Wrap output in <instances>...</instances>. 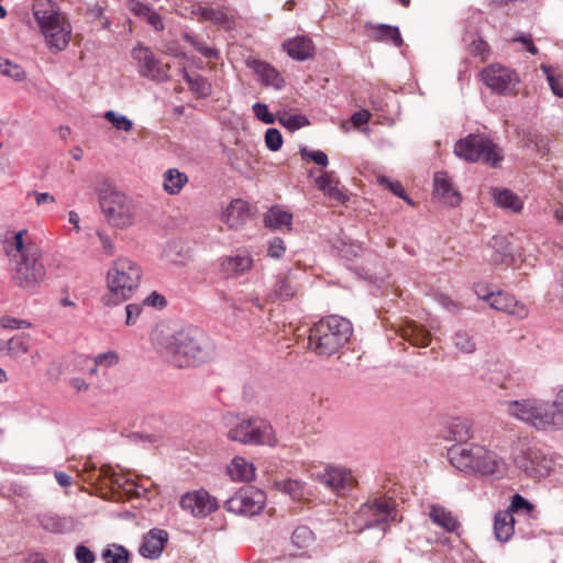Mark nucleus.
I'll list each match as a JSON object with an SVG mask.
<instances>
[{"instance_id": "f257e3e1", "label": "nucleus", "mask_w": 563, "mask_h": 563, "mask_svg": "<svg viewBox=\"0 0 563 563\" xmlns=\"http://www.w3.org/2000/svg\"><path fill=\"white\" fill-rule=\"evenodd\" d=\"M157 351L179 368L195 366L211 360L214 345L200 329L189 327L155 338Z\"/></svg>"}, {"instance_id": "f03ea898", "label": "nucleus", "mask_w": 563, "mask_h": 563, "mask_svg": "<svg viewBox=\"0 0 563 563\" xmlns=\"http://www.w3.org/2000/svg\"><path fill=\"white\" fill-rule=\"evenodd\" d=\"M351 322L339 316H330L316 322L308 336V347L320 356L336 353L352 336Z\"/></svg>"}, {"instance_id": "7ed1b4c3", "label": "nucleus", "mask_w": 563, "mask_h": 563, "mask_svg": "<svg viewBox=\"0 0 563 563\" xmlns=\"http://www.w3.org/2000/svg\"><path fill=\"white\" fill-rule=\"evenodd\" d=\"M552 407L550 401L523 399L508 402L507 411L537 430H563V412Z\"/></svg>"}, {"instance_id": "20e7f679", "label": "nucleus", "mask_w": 563, "mask_h": 563, "mask_svg": "<svg viewBox=\"0 0 563 563\" xmlns=\"http://www.w3.org/2000/svg\"><path fill=\"white\" fill-rule=\"evenodd\" d=\"M99 205L109 225L128 229L135 223L136 206L132 198L110 183H103L98 191Z\"/></svg>"}, {"instance_id": "39448f33", "label": "nucleus", "mask_w": 563, "mask_h": 563, "mask_svg": "<svg viewBox=\"0 0 563 563\" xmlns=\"http://www.w3.org/2000/svg\"><path fill=\"white\" fill-rule=\"evenodd\" d=\"M33 14L48 46L56 52L64 51L69 43L71 27L58 12L55 3L51 0H36L33 4Z\"/></svg>"}, {"instance_id": "423d86ee", "label": "nucleus", "mask_w": 563, "mask_h": 563, "mask_svg": "<svg viewBox=\"0 0 563 563\" xmlns=\"http://www.w3.org/2000/svg\"><path fill=\"white\" fill-rule=\"evenodd\" d=\"M142 276L143 269L139 263L129 257H119L107 273L108 289L117 301H125L133 297Z\"/></svg>"}, {"instance_id": "0eeeda50", "label": "nucleus", "mask_w": 563, "mask_h": 563, "mask_svg": "<svg viewBox=\"0 0 563 563\" xmlns=\"http://www.w3.org/2000/svg\"><path fill=\"white\" fill-rule=\"evenodd\" d=\"M38 249H31L22 257L14 260L12 280L20 288L34 291L45 279L46 269Z\"/></svg>"}, {"instance_id": "6e6552de", "label": "nucleus", "mask_w": 563, "mask_h": 563, "mask_svg": "<svg viewBox=\"0 0 563 563\" xmlns=\"http://www.w3.org/2000/svg\"><path fill=\"white\" fill-rule=\"evenodd\" d=\"M231 441L243 444L275 445L276 438L272 426L261 418H236L228 431Z\"/></svg>"}, {"instance_id": "1a4fd4ad", "label": "nucleus", "mask_w": 563, "mask_h": 563, "mask_svg": "<svg viewBox=\"0 0 563 563\" xmlns=\"http://www.w3.org/2000/svg\"><path fill=\"white\" fill-rule=\"evenodd\" d=\"M454 153L466 162H483L493 167H497L503 159L497 145L482 134H470L457 141Z\"/></svg>"}, {"instance_id": "9d476101", "label": "nucleus", "mask_w": 563, "mask_h": 563, "mask_svg": "<svg viewBox=\"0 0 563 563\" xmlns=\"http://www.w3.org/2000/svg\"><path fill=\"white\" fill-rule=\"evenodd\" d=\"M396 508L391 499L375 498L363 504L353 516V525L357 531L388 525L396 520Z\"/></svg>"}, {"instance_id": "9b49d317", "label": "nucleus", "mask_w": 563, "mask_h": 563, "mask_svg": "<svg viewBox=\"0 0 563 563\" xmlns=\"http://www.w3.org/2000/svg\"><path fill=\"white\" fill-rule=\"evenodd\" d=\"M266 504V495L255 487L240 489L224 501V508L229 512L243 516L258 515Z\"/></svg>"}, {"instance_id": "f8f14e48", "label": "nucleus", "mask_w": 563, "mask_h": 563, "mask_svg": "<svg viewBox=\"0 0 563 563\" xmlns=\"http://www.w3.org/2000/svg\"><path fill=\"white\" fill-rule=\"evenodd\" d=\"M485 85L495 93L511 95L520 81L518 74L500 64H492L482 71Z\"/></svg>"}, {"instance_id": "ddd939ff", "label": "nucleus", "mask_w": 563, "mask_h": 563, "mask_svg": "<svg viewBox=\"0 0 563 563\" xmlns=\"http://www.w3.org/2000/svg\"><path fill=\"white\" fill-rule=\"evenodd\" d=\"M516 465L530 477H544L554 468L551 456L537 448H529L515 457Z\"/></svg>"}, {"instance_id": "4468645a", "label": "nucleus", "mask_w": 563, "mask_h": 563, "mask_svg": "<svg viewBox=\"0 0 563 563\" xmlns=\"http://www.w3.org/2000/svg\"><path fill=\"white\" fill-rule=\"evenodd\" d=\"M132 57L137 62L141 76L155 81H166L170 66L157 59L151 48L137 45L132 49Z\"/></svg>"}, {"instance_id": "2eb2a0df", "label": "nucleus", "mask_w": 563, "mask_h": 563, "mask_svg": "<svg viewBox=\"0 0 563 563\" xmlns=\"http://www.w3.org/2000/svg\"><path fill=\"white\" fill-rule=\"evenodd\" d=\"M508 510L511 517H515L517 532L526 538L531 537L533 534V525L538 520L536 506L520 494H515L511 497Z\"/></svg>"}, {"instance_id": "dca6fc26", "label": "nucleus", "mask_w": 563, "mask_h": 563, "mask_svg": "<svg viewBox=\"0 0 563 563\" xmlns=\"http://www.w3.org/2000/svg\"><path fill=\"white\" fill-rule=\"evenodd\" d=\"M481 452L479 444H454L448 450V457L456 470L474 475Z\"/></svg>"}, {"instance_id": "f3484780", "label": "nucleus", "mask_w": 563, "mask_h": 563, "mask_svg": "<svg viewBox=\"0 0 563 563\" xmlns=\"http://www.w3.org/2000/svg\"><path fill=\"white\" fill-rule=\"evenodd\" d=\"M318 481L340 496L350 493L356 483L352 472L342 466H327L318 474Z\"/></svg>"}, {"instance_id": "a211bd4d", "label": "nucleus", "mask_w": 563, "mask_h": 563, "mask_svg": "<svg viewBox=\"0 0 563 563\" xmlns=\"http://www.w3.org/2000/svg\"><path fill=\"white\" fill-rule=\"evenodd\" d=\"M179 504L185 511L190 512L197 518L207 517L219 507L217 498L205 489L186 493L180 498Z\"/></svg>"}, {"instance_id": "6ab92c4d", "label": "nucleus", "mask_w": 563, "mask_h": 563, "mask_svg": "<svg viewBox=\"0 0 563 563\" xmlns=\"http://www.w3.org/2000/svg\"><path fill=\"white\" fill-rule=\"evenodd\" d=\"M507 473L508 463L506 460L495 451L482 445V452L474 475L499 479L505 477Z\"/></svg>"}, {"instance_id": "aec40b11", "label": "nucleus", "mask_w": 563, "mask_h": 563, "mask_svg": "<svg viewBox=\"0 0 563 563\" xmlns=\"http://www.w3.org/2000/svg\"><path fill=\"white\" fill-rule=\"evenodd\" d=\"M488 303L492 308L507 312L518 319H525L529 314V309L525 303L503 291L490 292V300Z\"/></svg>"}, {"instance_id": "412c9836", "label": "nucleus", "mask_w": 563, "mask_h": 563, "mask_svg": "<svg viewBox=\"0 0 563 563\" xmlns=\"http://www.w3.org/2000/svg\"><path fill=\"white\" fill-rule=\"evenodd\" d=\"M253 267V258L247 251L238 252L220 260V269L227 277L244 275Z\"/></svg>"}, {"instance_id": "4be33fe9", "label": "nucleus", "mask_w": 563, "mask_h": 563, "mask_svg": "<svg viewBox=\"0 0 563 563\" xmlns=\"http://www.w3.org/2000/svg\"><path fill=\"white\" fill-rule=\"evenodd\" d=\"M434 195L444 205L456 207L461 202L460 192L453 187L445 172H437L433 177Z\"/></svg>"}, {"instance_id": "5701e85b", "label": "nucleus", "mask_w": 563, "mask_h": 563, "mask_svg": "<svg viewBox=\"0 0 563 563\" xmlns=\"http://www.w3.org/2000/svg\"><path fill=\"white\" fill-rule=\"evenodd\" d=\"M339 178L334 172H323L316 178L317 188L329 199L344 203L349 200L347 194L339 187Z\"/></svg>"}, {"instance_id": "b1692460", "label": "nucleus", "mask_w": 563, "mask_h": 563, "mask_svg": "<svg viewBox=\"0 0 563 563\" xmlns=\"http://www.w3.org/2000/svg\"><path fill=\"white\" fill-rule=\"evenodd\" d=\"M168 540V533L162 529H152L143 539L140 554L147 559H157Z\"/></svg>"}, {"instance_id": "393cba45", "label": "nucleus", "mask_w": 563, "mask_h": 563, "mask_svg": "<svg viewBox=\"0 0 563 563\" xmlns=\"http://www.w3.org/2000/svg\"><path fill=\"white\" fill-rule=\"evenodd\" d=\"M283 48L289 57L300 62L309 59L314 54L312 40L303 35L285 41Z\"/></svg>"}, {"instance_id": "a878e982", "label": "nucleus", "mask_w": 563, "mask_h": 563, "mask_svg": "<svg viewBox=\"0 0 563 563\" xmlns=\"http://www.w3.org/2000/svg\"><path fill=\"white\" fill-rule=\"evenodd\" d=\"M250 217V208L246 201L235 199L222 212L221 219L230 229L240 228Z\"/></svg>"}, {"instance_id": "bb28decb", "label": "nucleus", "mask_w": 563, "mask_h": 563, "mask_svg": "<svg viewBox=\"0 0 563 563\" xmlns=\"http://www.w3.org/2000/svg\"><path fill=\"white\" fill-rule=\"evenodd\" d=\"M494 536L500 542H507L517 531L515 525V517H511L510 511L507 509L498 510L494 516Z\"/></svg>"}, {"instance_id": "cd10ccee", "label": "nucleus", "mask_w": 563, "mask_h": 563, "mask_svg": "<svg viewBox=\"0 0 563 563\" xmlns=\"http://www.w3.org/2000/svg\"><path fill=\"white\" fill-rule=\"evenodd\" d=\"M429 518L432 523L441 527L446 532H456L461 526L452 511L439 504L429 506Z\"/></svg>"}, {"instance_id": "c85d7f7f", "label": "nucleus", "mask_w": 563, "mask_h": 563, "mask_svg": "<svg viewBox=\"0 0 563 563\" xmlns=\"http://www.w3.org/2000/svg\"><path fill=\"white\" fill-rule=\"evenodd\" d=\"M490 194L494 203L508 212L517 213L522 209L521 199L507 188H492Z\"/></svg>"}, {"instance_id": "c756f323", "label": "nucleus", "mask_w": 563, "mask_h": 563, "mask_svg": "<svg viewBox=\"0 0 563 563\" xmlns=\"http://www.w3.org/2000/svg\"><path fill=\"white\" fill-rule=\"evenodd\" d=\"M129 10L136 16L144 19L155 31H163L164 23L159 13L146 5L145 3L131 0Z\"/></svg>"}, {"instance_id": "7c9ffc66", "label": "nucleus", "mask_w": 563, "mask_h": 563, "mask_svg": "<svg viewBox=\"0 0 563 563\" xmlns=\"http://www.w3.org/2000/svg\"><path fill=\"white\" fill-rule=\"evenodd\" d=\"M228 474L234 481L250 482L255 477V468L244 457L236 456L228 465Z\"/></svg>"}, {"instance_id": "2f4dec72", "label": "nucleus", "mask_w": 563, "mask_h": 563, "mask_svg": "<svg viewBox=\"0 0 563 563\" xmlns=\"http://www.w3.org/2000/svg\"><path fill=\"white\" fill-rule=\"evenodd\" d=\"M275 487L292 500L300 501L307 499L308 490L306 484L299 479L287 478L275 482Z\"/></svg>"}, {"instance_id": "473e14b6", "label": "nucleus", "mask_w": 563, "mask_h": 563, "mask_svg": "<svg viewBox=\"0 0 563 563\" xmlns=\"http://www.w3.org/2000/svg\"><path fill=\"white\" fill-rule=\"evenodd\" d=\"M254 70L264 85L272 86L275 89H282L284 87V78L269 64L264 62H255Z\"/></svg>"}, {"instance_id": "72a5a7b5", "label": "nucleus", "mask_w": 563, "mask_h": 563, "mask_svg": "<svg viewBox=\"0 0 563 563\" xmlns=\"http://www.w3.org/2000/svg\"><path fill=\"white\" fill-rule=\"evenodd\" d=\"M190 13L192 16H196L198 21H210L218 25L228 22V16L221 9L195 4L191 7Z\"/></svg>"}, {"instance_id": "f704fd0d", "label": "nucleus", "mask_w": 563, "mask_h": 563, "mask_svg": "<svg viewBox=\"0 0 563 563\" xmlns=\"http://www.w3.org/2000/svg\"><path fill=\"white\" fill-rule=\"evenodd\" d=\"M163 180L164 190L169 195H177L188 183V177L185 173L170 168L164 173Z\"/></svg>"}, {"instance_id": "c9c22d12", "label": "nucleus", "mask_w": 563, "mask_h": 563, "mask_svg": "<svg viewBox=\"0 0 563 563\" xmlns=\"http://www.w3.org/2000/svg\"><path fill=\"white\" fill-rule=\"evenodd\" d=\"M38 521L41 527L51 533H65L71 528L69 519L54 514H44L40 516Z\"/></svg>"}, {"instance_id": "e433bc0d", "label": "nucleus", "mask_w": 563, "mask_h": 563, "mask_svg": "<svg viewBox=\"0 0 563 563\" xmlns=\"http://www.w3.org/2000/svg\"><path fill=\"white\" fill-rule=\"evenodd\" d=\"M183 78L188 84L189 89L200 98H207L211 95V84L201 75L191 76L185 68L181 70Z\"/></svg>"}, {"instance_id": "4c0bfd02", "label": "nucleus", "mask_w": 563, "mask_h": 563, "mask_svg": "<svg viewBox=\"0 0 563 563\" xmlns=\"http://www.w3.org/2000/svg\"><path fill=\"white\" fill-rule=\"evenodd\" d=\"M292 214L280 209L279 207H272L265 214V225L275 230L283 229L284 227L290 228Z\"/></svg>"}, {"instance_id": "58836bf2", "label": "nucleus", "mask_w": 563, "mask_h": 563, "mask_svg": "<svg viewBox=\"0 0 563 563\" xmlns=\"http://www.w3.org/2000/svg\"><path fill=\"white\" fill-rule=\"evenodd\" d=\"M452 342L455 349L462 353L472 354L476 351L475 338L466 330H457L452 336Z\"/></svg>"}, {"instance_id": "ea45409f", "label": "nucleus", "mask_w": 563, "mask_h": 563, "mask_svg": "<svg viewBox=\"0 0 563 563\" xmlns=\"http://www.w3.org/2000/svg\"><path fill=\"white\" fill-rule=\"evenodd\" d=\"M450 434L456 444H465L472 438L471 423L467 420H453L450 424Z\"/></svg>"}, {"instance_id": "a19ab883", "label": "nucleus", "mask_w": 563, "mask_h": 563, "mask_svg": "<svg viewBox=\"0 0 563 563\" xmlns=\"http://www.w3.org/2000/svg\"><path fill=\"white\" fill-rule=\"evenodd\" d=\"M129 551L120 544H110L101 553L106 563H128Z\"/></svg>"}, {"instance_id": "79ce46f5", "label": "nucleus", "mask_w": 563, "mask_h": 563, "mask_svg": "<svg viewBox=\"0 0 563 563\" xmlns=\"http://www.w3.org/2000/svg\"><path fill=\"white\" fill-rule=\"evenodd\" d=\"M375 34L376 38L379 41L390 42L397 47L402 45V38L397 26L379 24L375 30Z\"/></svg>"}, {"instance_id": "37998d69", "label": "nucleus", "mask_w": 563, "mask_h": 563, "mask_svg": "<svg viewBox=\"0 0 563 563\" xmlns=\"http://www.w3.org/2000/svg\"><path fill=\"white\" fill-rule=\"evenodd\" d=\"M183 38L189 43L198 53H200L203 57L209 59H218L219 52L218 49L206 45L201 40H199L196 35L184 32Z\"/></svg>"}, {"instance_id": "c03bdc74", "label": "nucleus", "mask_w": 563, "mask_h": 563, "mask_svg": "<svg viewBox=\"0 0 563 563\" xmlns=\"http://www.w3.org/2000/svg\"><path fill=\"white\" fill-rule=\"evenodd\" d=\"M296 294V288L288 276H278L273 296L279 300H288Z\"/></svg>"}, {"instance_id": "a18cd8bd", "label": "nucleus", "mask_w": 563, "mask_h": 563, "mask_svg": "<svg viewBox=\"0 0 563 563\" xmlns=\"http://www.w3.org/2000/svg\"><path fill=\"white\" fill-rule=\"evenodd\" d=\"M278 122L289 131H297L310 123L303 114H289L286 112L278 117Z\"/></svg>"}, {"instance_id": "49530a36", "label": "nucleus", "mask_w": 563, "mask_h": 563, "mask_svg": "<svg viewBox=\"0 0 563 563\" xmlns=\"http://www.w3.org/2000/svg\"><path fill=\"white\" fill-rule=\"evenodd\" d=\"M313 542V533L312 531L306 527L301 526L294 530L291 534V543L297 549H307Z\"/></svg>"}, {"instance_id": "de8ad7c7", "label": "nucleus", "mask_w": 563, "mask_h": 563, "mask_svg": "<svg viewBox=\"0 0 563 563\" xmlns=\"http://www.w3.org/2000/svg\"><path fill=\"white\" fill-rule=\"evenodd\" d=\"M405 336L411 344L427 346L430 342V333L419 325H413L405 331Z\"/></svg>"}, {"instance_id": "09e8293b", "label": "nucleus", "mask_w": 563, "mask_h": 563, "mask_svg": "<svg viewBox=\"0 0 563 563\" xmlns=\"http://www.w3.org/2000/svg\"><path fill=\"white\" fill-rule=\"evenodd\" d=\"M103 118L119 131L130 132L133 129V122L128 117L113 110L107 111Z\"/></svg>"}, {"instance_id": "8fccbe9b", "label": "nucleus", "mask_w": 563, "mask_h": 563, "mask_svg": "<svg viewBox=\"0 0 563 563\" xmlns=\"http://www.w3.org/2000/svg\"><path fill=\"white\" fill-rule=\"evenodd\" d=\"M99 368H110L119 363V355L114 351H107L92 357Z\"/></svg>"}, {"instance_id": "3c124183", "label": "nucleus", "mask_w": 563, "mask_h": 563, "mask_svg": "<svg viewBox=\"0 0 563 563\" xmlns=\"http://www.w3.org/2000/svg\"><path fill=\"white\" fill-rule=\"evenodd\" d=\"M377 181L388 188L394 195L402 198L408 203H411L410 199L406 196L405 189L399 181H393L386 176H378Z\"/></svg>"}, {"instance_id": "603ef678", "label": "nucleus", "mask_w": 563, "mask_h": 563, "mask_svg": "<svg viewBox=\"0 0 563 563\" xmlns=\"http://www.w3.org/2000/svg\"><path fill=\"white\" fill-rule=\"evenodd\" d=\"M265 143L271 151H278L283 145V136L280 132L275 128L268 129L265 133Z\"/></svg>"}, {"instance_id": "864d4df0", "label": "nucleus", "mask_w": 563, "mask_h": 563, "mask_svg": "<svg viewBox=\"0 0 563 563\" xmlns=\"http://www.w3.org/2000/svg\"><path fill=\"white\" fill-rule=\"evenodd\" d=\"M0 73L16 80H21L24 77V73L21 67L12 64L8 59L0 60Z\"/></svg>"}, {"instance_id": "5fc2aeb1", "label": "nucleus", "mask_w": 563, "mask_h": 563, "mask_svg": "<svg viewBox=\"0 0 563 563\" xmlns=\"http://www.w3.org/2000/svg\"><path fill=\"white\" fill-rule=\"evenodd\" d=\"M75 558L78 563H95V553L84 544H79L75 549Z\"/></svg>"}, {"instance_id": "6e6d98bb", "label": "nucleus", "mask_w": 563, "mask_h": 563, "mask_svg": "<svg viewBox=\"0 0 563 563\" xmlns=\"http://www.w3.org/2000/svg\"><path fill=\"white\" fill-rule=\"evenodd\" d=\"M253 112L255 117L266 124H272L275 122V118L272 113L268 112L267 106L265 103H254Z\"/></svg>"}, {"instance_id": "4d7b16f0", "label": "nucleus", "mask_w": 563, "mask_h": 563, "mask_svg": "<svg viewBox=\"0 0 563 563\" xmlns=\"http://www.w3.org/2000/svg\"><path fill=\"white\" fill-rule=\"evenodd\" d=\"M300 154L302 157H308L320 166L325 167L329 164L328 155L320 150L307 151L306 148H303L300 151Z\"/></svg>"}, {"instance_id": "13d9d810", "label": "nucleus", "mask_w": 563, "mask_h": 563, "mask_svg": "<svg viewBox=\"0 0 563 563\" xmlns=\"http://www.w3.org/2000/svg\"><path fill=\"white\" fill-rule=\"evenodd\" d=\"M142 310H143V306L142 305H139V303H129L126 307H125V314H126V318H125V324L126 325H133L136 323V320L139 319V317L141 316L142 313Z\"/></svg>"}, {"instance_id": "bf43d9fd", "label": "nucleus", "mask_w": 563, "mask_h": 563, "mask_svg": "<svg viewBox=\"0 0 563 563\" xmlns=\"http://www.w3.org/2000/svg\"><path fill=\"white\" fill-rule=\"evenodd\" d=\"M286 251V246L284 241L280 238H274L269 241L267 254L273 258H279L284 252Z\"/></svg>"}, {"instance_id": "052dcab7", "label": "nucleus", "mask_w": 563, "mask_h": 563, "mask_svg": "<svg viewBox=\"0 0 563 563\" xmlns=\"http://www.w3.org/2000/svg\"><path fill=\"white\" fill-rule=\"evenodd\" d=\"M10 246L15 250L18 255H14V260L22 257L23 253L31 249H36L35 246H25L23 243V232H18L13 235L12 242L10 243Z\"/></svg>"}, {"instance_id": "680f3d73", "label": "nucleus", "mask_w": 563, "mask_h": 563, "mask_svg": "<svg viewBox=\"0 0 563 563\" xmlns=\"http://www.w3.org/2000/svg\"><path fill=\"white\" fill-rule=\"evenodd\" d=\"M1 325L7 329H29L31 328V323L23 319H18L13 317H3L1 319Z\"/></svg>"}, {"instance_id": "e2e57ef3", "label": "nucleus", "mask_w": 563, "mask_h": 563, "mask_svg": "<svg viewBox=\"0 0 563 563\" xmlns=\"http://www.w3.org/2000/svg\"><path fill=\"white\" fill-rule=\"evenodd\" d=\"M488 44L482 38L474 40L468 45L470 53L475 56H485L488 53Z\"/></svg>"}, {"instance_id": "0e129e2a", "label": "nucleus", "mask_w": 563, "mask_h": 563, "mask_svg": "<svg viewBox=\"0 0 563 563\" xmlns=\"http://www.w3.org/2000/svg\"><path fill=\"white\" fill-rule=\"evenodd\" d=\"M166 305V299L163 295L153 291L144 300L142 306H148L154 308H163Z\"/></svg>"}, {"instance_id": "69168bd1", "label": "nucleus", "mask_w": 563, "mask_h": 563, "mask_svg": "<svg viewBox=\"0 0 563 563\" xmlns=\"http://www.w3.org/2000/svg\"><path fill=\"white\" fill-rule=\"evenodd\" d=\"M514 42H520L525 45L526 49L532 55L538 54V48L532 42V37L530 34H520L512 38Z\"/></svg>"}, {"instance_id": "338daca9", "label": "nucleus", "mask_w": 563, "mask_h": 563, "mask_svg": "<svg viewBox=\"0 0 563 563\" xmlns=\"http://www.w3.org/2000/svg\"><path fill=\"white\" fill-rule=\"evenodd\" d=\"M549 86L555 96L563 98V77L562 76H549Z\"/></svg>"}, {"instance_id": "774afa93", "label": "nucleus", "mask_w": 563, "mask_h": 563, "mask_svg": "<svg viewBox=\"0 0 563 563\" xmlns=\"http://www.w3.org/2000/svg\"><path fill=\"white\" fill-rule=\"evenodd\" d=\"M97 235L100 240L104 253L108 255H112L114 253V243L111 240V238L103 232H98Z\"/></svg>"}]
</instances>
